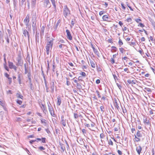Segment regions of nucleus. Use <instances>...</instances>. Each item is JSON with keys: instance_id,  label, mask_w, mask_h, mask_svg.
<instances>
[{"instance_id": "obj_21", "label": "nucleus", "mask_w": 155, "mask_h": 155, "mask_svg": "<svg viewBox=\"0 0 155 155\" xmlns=\"http://www.w3.org/2000/svg\"><path fill=\"white\" fill-rule=\"evenodd\" d=\"M142 134L141 133L140 131L138 130L137 133V134L136 135L138 137H142Z\"/></svg>"}, {"instance_id": "obj_64", "label": "nucleus", "mask_w": 155, "mask_h": 155, "mask_svg": "<svg viewBox=\"0 0 155 155\" xmlns=\"http://www.w3.org/2000/svg\"><path fill=\"white\" fill-rule=\"evenodd\" d=\"M96 83L97 84H99L100 82V81L99 79H97L96 81Z\"/></svg>"}, {"instance_id": "obj_54", "label": "nucleus", "mask_w": 155, "mask_h": 155, "mask_svg": "<svg viewBox=\"0 0 155 155\" xmlns=\"http://www.w3.org/2000/svg\"><path fill=\"white\" fill-rule=\"evenodd\" d=\"M113 75L115 81L116 82V80L117 79V76H116L115 74H113Z\"/></svg>"}, {"instance_id": "obj_26", "label": "nucleus", "mask_w": 155, "mask_h": 155, "mask_svg": "<svg viewBox=\"0 0 155 155\" xmlns=\"http://www.w3.org/2000/svg\"><path fill=\"white\" fill-rule=\"evenodd\" d=\"M136 135H135V137L134 139L135 141L136 142H139L140 141V139Z\"/></svg>"}, {"instance_id": "obj_22", "label": "nucleus", "mask_w": 155, "mask_h": 155, "mask_svg": "<svg viewBox=\"0 0 155 155\" xmlns=\"http://www.w3.org/2000/svg\"><path fill=\"white\" fill-rule=\"evenodd\" d=\"M60 145L63 152H64L65 150V145L64 144L62 143H60Z\"/></svg>"}, {"instance_id": "obj_52", "label": "nucleus", "mask_w": 155, "mask_h": 155, "mask_svg": "<svg viewBox=\"0 0 155 155\" xmlns=\"http://www.w3.org/2000/svg\"><path fill=\"white\" fill-rule=\"evenodd\" d=\"M116 84L117 87H118L119 88V89L120 90L121 88H122V87L120 84H119L118 83H117Z\"/></svg>"}, {"instance_id": "obj_7", "label": "nucleus", "mask_w": 155, "mask_h": 155, "mask_svg": "<svg viewBox=\"0 0 155 155\" xmlns=\"http://www.w3.org/2000/svg\"><path fill=\"white\" fill-rule=\"evenodd\" d=\"M29 21V14H28L24 20V22L27 27H28V26Z\"/></svg>"}, {"instance_id": "obj_58", "label": "nucleus", "mask_w": 155, "mask_h": 155, "mask_svg": "<svg viewBox=\"0 0 155 155\" xmlns=\"http://www.w3.org/2000/svg\"><path fill=\"white\" fill-rule=\"evenodd\" d=\"M117 152L119 155H122V152L121 151H120V150H117Z\"/></svg>"}, {"instance_id": "obj_28", "label": "nucleus", "mask_w": 155, "mask_h": 155, "mask_svg": "<svg viewBox=\"0 0 155 155\" xmlns=\"http://www.w3.org/2000/svg\"><path fill=\"white\" fill-rule=\"evenodd\" d=\"M36 2V0H32L31 4L32 6H35Z\"/></svg>"}, {"instance_id": "obj_27", "label": "nucleus", "mask_w": 155, "mask_h": 155, "mask_svg": "<svg viewBox=\"0 0 155 155\" xmlns=\"http://www.w3.org/2000/svg\"><path fill=\"white\" fill-rule=\"evenodd\" d=\"M1 106L2 108L5 111H6V108L5 106V104H4L1 101Z\"/></svg>"}, {"instance_id": "obj_55", "label": "nucleus", "mask_w": 155, "mask_h": 155, "mask_svg": "<svg viewBox=\"0 0 155 155\" xmlns=\"http://www.w3.org/2000/svg\"><path fill=\"white\" fill-rule=\"evenodd\" d=\"M110 61L112 64H114L115 63L114 59L111 58Z\"/></svg>"}, {"instance_id": "obj_53", "label": "nucleus", "mask_w": 155, "mask_h": 155, "mask_svg": "<svg viewBox=\"0 0 155 155\" xmlns=\"http://www.w3.org/2000/svg\"><path fill=\"white\" fill-rule=\"evenodd\" d=\"M17 102L18 104L21 105L22 104V101H21L19 100H18L17 101Z\"/></svg>"}, {"instance_id": "obj_23", "label": "nucleus", "mask_w": 155, "mask_h": 155, "mask_svg": "<svg viewBox=\"0 0 155 155\" xmlns=\"http://www.w3.org/2000/svg\"><path fill=\"white\" fill-rule=\"evenodd\" d=\"M143 123L144 124H146L147 125L149 124V120H147V118H145V119H143Z\"/></svg>"}, {"instance_id": "obj_32", "label": "nucleus", "mask_w": 155, "mask_h": 155, "mask_svg": "<svg viewBox=\"0 0 155 155\" xmlns=\"http://www.w3.org/2000/svg\"><path fill=\"white\" fill-rule=\"evenodd\" d=\"M77 88L79 90L81 89V88L82 87L81 84H78V83L77 84Z\"/></svg>"}, {"instance_id": "obj_8", "label": "nucleus", "mask_w": 155, "mask_h": 155, "mask_svg": "<svg viewBox=\"0 0 155 155\" xmlns=\"http://www.w3.org/2000/svg\"><path fill=\"white\" fill-rule=\"evenodd\" d=\"M8 66L10 68L13 69L15 71H17V68L15 65L14 64L13 62L9 61Z\"/></svg>"}, {"instance_id": "obj_57", "label": "nucleus", "mask_w": 155, "mask_h": 155, "mask_svg": "<svg viewBox=\"0 0 155 155\" xmlns=\"http://www.w3.org/2000/svg\"><path fill=\"white\" fill-rule=\"evenodd\" d=\"M36 141H37V140H31L29 142L31 144H32L33 142H35Z\"/></svg>"}, {"instance_id": "obj_33", "label": "nucleus", "mask_w": 155, "mask_h": 155, "mask_svg": "<svg viewBox=\"0 0 155 155\" xmlns=\"http://www.w3.org/2000/svg\"><path fill=\"white\" fill-rule=\"evenodd\" d=\"M128 44L131 46L136 45V43L134 42H129Z\"/></svg>"}, {"instance_id": "obj_35", "label": "nucleus", "mask_w": 155, "mask_h": 155, "mask_svg": "<svg viewBox=\"0 0 155 155\" xmlns=\"http://www.w3.org/2000/svg\"><path fill=\"white\" fill-rule=\"evenodd\" d=\"M46 139L45 137H42L41 138V140L42 143H46Z\"/></svg>"}, {"instance_id": "obj_45", "label": "nucleus", "mask_w": 155, "mask_h": 155, "mask_svg": "<svg viewBox=\"0 0 155 155\" xmlns=\"http://www.w3.org/2000/svg\"><path fill=\"white\" fill-rule=\"evenodd\" d=\"M138 26H140L142 28L144 27V24L142 23H140Z\"/></svg>"}, {"instance_id": "obj_3", "label": "nucleus", "mask_w": 155, "mask_h": 155, "mask_svg": "<svg viewBox=\"0 0 155 155\" xmlns=\"http://www.w3.org/2000/svg\"><path fill=\"white\" fill-rule=\"evenodd\" d=\"M16 59L18 61L16 65L18 66H22L23 64V61L22 60L21 55L20 53L18 54Z\"/></svg>"}, {"instance_id": "obj_56", "label": "nucleus", "mask_w": 155, "mask_h": 155, "mask_svg": "<svg viewBox=\"0 0 155 155\" xmlns=\"http://www.w3.org/2000/svg\"><path fill=\"white\" fill-rule=\"evenodd\" d=\"M84 125L87 127L89 128V127H90V125L89 124H87V123H84Z\"/></svg>"}, {"instance_id": "obj_40", "label": "nucleus", "mask_w": 155, "mask_h": 155, "mask_svg": "<svg viewBox=\"0 0 155 155\" xmlns=\"http://www.w3.org/2000/svg\"><path fill=\"white\" fill-rule=\"evenodd\" d=\"M121 5L122 6V8L124 10H125L126 9V7L124 5V4L123 3H121Z\"/></svg>"}, {"instance_id": "obj_2", "label": "nucleus", "mask_w": 155, "mask_h": 155, "mask_svg": "<svg viewBox=\"0 0 155 155\" xmlns=\"http://www.w3.org/2000/svg\"><path fill=\"white\" fill-rule=\"evenodd\" d=\"M70 14V11L68 8L67 5L64 6L63 10V15L65 18H66Z\"/></svg>"}, {"instance_id": "obj_24", "label": "nucleus", "mask_w": 155, "mask_h": 155, "mask_svg": "<svg viewBox=\"0 0 155 155\" xmlns=\"http://www.w3.org/2000/svg\"><path fill=\"white\" fill-rule=\"evenodd\" d=\"M90 63L91 64V66L92 68H95V64H94V62L92 60H91L90 61Z\"/></svg>"}, {"instance_id": "obj_25", "label": "nucleus", "mask_w": 155, "mask_h": 155, "mask_svg": "<svg viewBox=\"0 0 155 155\" xmlns=\"http://www.w3.org/2000/svg\"><path fill=\"white\" fill-rule=\"evenodd\" d=\"M51 1L52 5L54 7L55 10L56 11V5L55 4V0H51Z\"/></svg>"}, {"instance_id": "obj_46", "label": "nucleus", "mask_w": 155, "mask_h": 155, "mask_svg": "<svg viewBox=\"0 0 155 155\" xmlns=\"http://www.w3.org/2000/svg\"><path fill=\"white\" fill-rule=\"evenodd\" d=\"M127 21L128 22H131L132 21V19L131 18H128L127 19Z\"/></svg>"}, {"instance_id": "obj_63", "label": "nucleus", "mask_w": 155, "mask_h": 155, "mask_svg": "<svg viewBox=\"0 0 155 155\" xmlns=\"http://www.w3.org/2000/svg\"><path fill=\"white\" fill-rule=\"evenodd\" d=\"M25 74H27V73L28 74V73H30L29 72V71H28V70H27V69H25Z\"/></svg>"}, {"instance_id": "obj_34", "label": "nucleus", "mask_w": 155, "mask_h": 155, "mask_svg": "<svg viewBox=\"0 0 155 155\" xmlns=\"http://www.w3.org/2000/svg\"><path fill=\"white\" fill-rule=\"evenodd\" d=\"M106 12L104 11H100L99 12V15L100 16H101L102 15L105 13Z\"/></svg>"}, {"instance_id": "obj_38", "label": "nucleus", "mask_w": 155, "mask_h": 155, "mask_svg": "<svg viewBox=\"0 0 155 155\" xmlns=\"http://www.w3.org/2000/svg\"><path fill=\"white\" fill-rule=\"evenodd\" d=\"M96 93H97L98 97L99 98L101 97V96L100 94V93H99V91H98L97 90V91H96Z\"/></svg>"}, {"instance_id": "obj_60", "label": "nucleus", "mask_w": 155, "mask_h": 155, "mask_svg": "<svg viewBox=\"0 0 155 155\" xmlns=\"http://www.w3.org/2000/svg\"><path fill=\"white\" fill-rule=\"evenodd\" d=\"M146 91L148 92H151V90L149 88H146Z\"/></svg>"}, {"instance_id": "obj_4", "label": "nucleus", "mask_w": 155, "mask_h": 155, "mask_svg": "<svg viewBox=\"0 0 155 155\" xmlns=\"http://www.w3.org/2000/svg\"><path fill=\"white\" fill-rule=\"evenodd\" d=\"M54 40V39L52 38L47 37L46 38L47 44L53 45Z\"/></svg>"}, {"instance_id": "obj_12", "label": "nucleus", "mask_w": 155, "mask_h": 155, "mask_svg": "<svg viewBox=\"0 0 155 155\" xmlns=\"http://www.w3.org/2000/svg\"><path fill=\"white\" fill-rule=\"evenodd\" d=\"M66 119H64V116L63 115H62L61 116V121L60 123L64 127H65L66 126Z\"/></svg>"}, {"instance_id": "obj_41", "label": "nucleus", "mask_w": 155, "mask_h": 155, "mask_svg": "<svg viewBox=\"0 0 155 155\" xmlns=\"http://www.w3.org/2000/svg\"><path fill=\"white\" fill-rule=\"evenodd\" d=\"M100 108L101 111L104 112V107L103 105L101 106Z\"/></svg>"}, {"instance_id": "obj_17", "label": "nucleus", "mask_w": 155, "mask_h": 155, "mask_svg": "<svg viewBox=\"0 0 155 155\" xmlns=\"http://www.w3.org/2000/svg\"><path fill=\"white\" fill-rule=\"evenodd\" d=\"M61 99L60 96H58L57 105L60 106L61 103Z\"/></svg>"}, {"instance_id": "obj_9", "label": "nucleus", "mask_w": 155, "mask_h": 155, "mask_svg": "<svg viewBox=\"0 0 155 155\" xmlns=\"http://www.w3.org/2000/svg\"><path fill=\"white\" fill-rule=\"evenodd\" d=\"M54 80H52L50 82V88L51 89V93H53L54 91Z\"/></svg>"}, {"instance_id": "obj_43", "label": "nucleus", "mask_w": 155, "mask_h": 155, "mask_svg": "<svg viewBox=\"0 0 155 155\" xmlns=\"http://www.w3.org/2000/svg\"><path fill=\"white\" fill-rule=\"evenodd\" d=\"M135 21L137 23H139L140 21H141V20L140 19L137 18L135 19Z\"/></svg>"}, {"instance_id": "obj_16", "label": "nucleus", "mask_w": 155, "mask_h": 155, "mask_svg": "<svg viewBox=\"0 0 155 155\" xmlns=\"http://www.w3.org/2000/svg\"><path fill=\"white\" fill-rule=\"evenodd\" d=\"M102 19L104 21H109V15H104L102 17Z\"/></svg>"}, {"instance_id": "obj_29", "label": "nucleus", "mask_w": 155, "mask_h": 155, "mask_svg": "<svg viewBox=\"0 0 155 155\" xmlns=\"http://www.w3.org/2000/svg\"><path fill=\"white\" fill-rule=\"evenodd\" d=\"M118 44L120 47H121L123 44V43L122 42V41L120 38H119V39L118 41Z\"/></svg>"}, {"instance_id": "obj_49", "label": "nucleus", "mask_w": 155, "mask_h": 155, "mask_svg": "<svg viewBox=\"0 0 155 155\" xmlns=\"http://www.w3.org/2000/svg\"><path fill=\"white\" fill-rule=\"evenodd\" d=\"M74 117L76 119L78 117V115L77 114L74 113Z\"/></svg>"}, {"instance_id": "obj_50", "label": "nucleus", "mask_w": 155, "mask_h": 155, "mask_svg": "<svg viewBox=\"0 0 155 155\" xmlns=\"http://www.w3.org/2000/svg\"><path fill=\"white\" fill-rule=\"evenodd\" d=\"M82 131L84 134H85L86 133L87 131L84 129H83L82 130Z\"/></svg>"}, {"instance_id": "obj_30", "label": "nucleus", "mask_w": 155, "mask_h": 155, "mask_svg": "<svg viewBox=\"0 0 155 155\" xmlns=\"http://www.w3.org/2000/svg\"><path fill=\"white\" fill-rule=\"evenodd\" d=\"M112 49H111V51L112 52H116L117 51V48L116 47L114 46H112L111 47Z\"/></svg>"}, {"instance_id": "obj_51", "label": "nucleus", "mask_w": 155, "mask_h": 155, "mask_svg": "<svg viewBox=\"0 0 155 155\" xmlns=\"http://www.w3.org/2000/svg\"><path fill=\"white\" fill-rule=\"evenodd\" d=\"M38 148L41 150H42L45 149V148L42 146H40Z\"/></svg>"}, {"instance_id": "obj_14", "label": "nucleus", "mask_w": 155, "mask_h": 155, "mask_svg": "<svg viewBox=\"0 0 155 155\" xmlns=\"http://www.w3.org/2000/svg\"><path fill=\"white\" fill-rule=\"evenodd\" d=\"M44 5L46 7L50 8L51 6V5L50 4L49 0H44Z\"/></svg>"}, {"instance_id": "obj_62", "label": "nucleus", "mask_w": 155, "mask_h": 155, "mask_svg": "<svg viewBox=\"0 0 155 155\" xmlns=\"http://www.w3.org/2000/svg\"><path fill=\"white\" fill-rule=\"evenodd\" d=\"M42 110H43V112L45 114H46V113H47V111L46 108L45 109V110L44 109Z\"/></svg>"}, {"instance_id": "obj_48", "label": "nucleus", "mask_w": 155, "mask_h": 155, "mask_svg": "<svg viewBox=\"0 0 155 155\" xmlns=\"http://www.w3.org/2000/svg\"><path fill=\"white\" fill-rule=\"evenodd\" d=\"M8 83H9V84H10L11 83H12V78H8Z\"/></svg>"}, {"instance_id": "obj_42", "label": "nucleus", "mask_w": 155, "mask_h": 155, "mask_svg": "<svg viewBox=\"0 0 155 155\" xmlns=\"http://www.w3.org/2000/svg\"><path fill=\"white\" fill-rule=\"evenodd\" d=\"M80 74L82 76L85 77L86 76V74L84 72H82L81 73H80Z\"/></svg>"}, {"instance_id": "obj_39", "label": "nucleus", "mask_w": 155, "mask_h": 155, "mask_svg": "<svg viewBox=\"0 0 155 155\" xmlns=\"http://www.w3.org/2000/svg\"><path fill=\"white\" fill-rule=\"evenodd\" d=\"M47 64H48V67L47 69V71H48L49 70L50 67H49V62L48 61H47Z\"/></svg>"}, {"instance_id": "obj_61", "label": "nucleus", "mask_w": 155, "mask_h": 155, "mask_svg": "<svg viewBox=\"0 0 155 155\" xmlns=\"http://www.w3.org/2000/svg\"><path fill=\"white\" fill-rule=\"evenodd\" d=\"M67 79V82H66V84H67V85L68 86H69L70 85V82L68 80V79L67 78H66Z\"/></svg>"}, {"instance_id": "obj_37", "label": "nucleus", "mask_w": 155, "mask_h": 155, "mask_svg": "<svg viewBox=\"0 0 155 155\" xmlns=\"http://www.w3.org/2000/svg\"><path fill=\"white\" fill-rule=\"evenodd\" d=\"M40 107L42 110L44 109L45 110V109L46 108L45 105L43 104H41V105L40 106Z\"/></svg>"}, {"instance_id": "obj_20", "label": "nucleus", "mask_w": 155, "mask_h": 155, "mask_svg": "<svg viewBox=\"0 0 155 155\" xmlns=\"http://www.w3.org/2000/svg\"><path fill=\"white\" fill-rule=\"evenodd\" d=\"M26 3L25 0H21L19 4L20 6H22L24 4L26 5Z\"/></svg>"}, {"instance_id": "obj_36", "label": "nucleus", "mask_w": 155, "mask_h": 155, "mask_svg": "<svg viewBox=\"0 0 155 155\" xmlns=\"http://www.w3.org/2000/svg\"><path fill=\"white\" fill-rule=\"evenodd\" d=\"M93 51L94 53H95L98 56L99 53L98 51H97V50L95 49H94L93 50Z\"/></svg>"}, {"instance_id": "obj_18", "label": "nucleus", "mask_w": 155, "mask_h": 155, "mask_svg": "<svg viewBox=\"0 0 155 155\" xmlns=\"http://www.w3.org/2000/svg\"><path fill=\"white\" fill-rule=\"evenodd\" d=\"M60 23V20H58V21L57 24H55V25H54V26L53 27V28L54 30V31H55L57 29L58 26V25H59Z\"/></svg>"}, {"instance_id": "obj_15", "label": "nucleus", "mask_w": 155, "mask_h": 155, "mask_svg": "<svg viewBox=\"0 0 155 155\" xmlns=\"http://www.w3.org/2000/svg\"><path fill=\"white\" fill-rule=\"evenodd\" d=\"M136 150L139 155H140L142 150L141 147L140 146L137 147L136 148Z\"/></svg>"}, {"instance_id": "obj_31", "label": "nucleus", "mask_w": 155, "mask_h": 155, "mask_svg": "<svg viewBox=\"0 0 155 155\" xmlns=\"http://www.w3.org/2000/svg\"><path fill=\"white\" fill-rule=\"evenodd\" d=\"M119 49L120 51L122 54H123L125 51V50L123 48H120Z\"/></svg>"}, {"instance_id": "obj_19", "label": "nucleus", "mask_w": 155, "mask_h": 155, "mask_svg": "<svg viewBox=\"0 0 155 155\" xmlns=\"http://www.w3.org/2000/svg\"><path fill=\"white\" fill-rule=\"evenodd\" d=\"M4 61H5V63L4 64V68H5V69L7 70V71H8V70H9V69L8 68V67L6 65V58H5V54H4Z\"/></svg>"}, {"instance_id": "obj_11", "label": "nucleus", "mask_w": 155, "mask_h": 155, "mask_svg": "<svg viewBox=\"0 0 155 155\" xmlns=\"http://www.w3.org/2000/svg\"><path fill=\"white\" fill-rule=\"evenodd\" d=\"M66 32L67 33V38L70 40H72V37L71 35L69 30L67 29L66 30Z\"/></svg>"}, {"instance_id": "obj_10", "label": "nucleus", "mask_w": 155, "mask_h": 155, "mask_svg": "<svg viewBox=\"0 0 155 155\" xmlns=\"http://www.w3.org/2000/svg\"><path fill=\"white\" fill-rule=\"evenodd\" d=\"M53 45H47L46 46V53L47 54H49V51L51 49Z\"/></svg>"}, {"instance_id": "obj_47", "label": "nucleus", "mask_w": 155, "mask_h": 155, "mask_svg": "<svg viewBox=\"0 0 155 155\" xmlns=\"http://www.w3.org/2000/svg\"><path fill=\"white\" fill-rule=\"evenodd\" d=\"M104 136H105L103 133H101L100 135V137L101 139L103 138Z\"/></svg>"}, {"instance_id": "obj_6", "label": "nucleus", "mask_w": 155, "mask_h": 155, "mask_svg": "<svg viewBox=\"0 0 155 155\" xmlns=\"http://www.w3.org/2000/svg\"><path fill=\"white\" fill-rule=\"evenodd\" d=\"M48 107L49 110L50 112V113L51 115L53 117H55L54 116L55 115L54 113L53 108L50 104V105L48 104Z\"/></svg>"}, {"instance_id": "obj_1", "label": "nucleus", "mask_w": 155, "mask_h": 155, "mask_svg": "<svg viewBox=\"0 0 155 155\" xmlns=\"http://www.w3.org/2000/svg\"><path fill=\"white\" fill-rule=\"evenodd\" d=\"M37 20H36V14L35 13H33L32 16V26L33 31L34 32L37 30L36 23Z\"/></svg>"}, {"instance_id": "obj_5", "label": "nucleus", "mask_w": 155, "mask_h": 155, "mask_svg": "<svg viewBox=\"0 0 155 155\" xmlns=\"http://www.w3.org/2000/svg\"><path fill=\"white\" fill-rule=\"evenodd\" d=\"M23 31V36H24L25 38H28L29 40V34L28 32L26 29H24L22 30Z\"/></svg>"}, {"instance_id": "obj_44", "label": "nucleus", "mask_w": 155, "mask_h": 155, "mask_svg": "<svg viewBox=\"0 0 155 155\" xmlns=\"http://www.w3.org/2000/svg\"><path fill=\"white\" fill-rule=\"evenodd\" d=\"M108 143L109 145H113V143L111 139H110L109 140Z\"/></svg>"}, {"instance_id": "obj_59", "label": "nucleus", "mask_w": 155, "mask_h": 155, "mask_svg": "<svg viewBox=\"0 0 155 155\" xmlns=\"http://www.w3.org/2000/svg\"><path fill=\"white\" fill-rule=\"evenodd\" d=\"M5 76L7 78H9V75L7 73H5Z\"/></svg>"}, {"instance_id": "obj_13", "label": "nucleus", "mask_w": 155, "mask_h": 155, "mask_svg": "<svg viewBox=\"0 0 155 155\" xmlns=\"http://www.w3.org/2000/svg\"><path fill=\"white\" fill-rule=\"evenodd\" d=\"M120 104V103L119 102H118L116 100H115L114 102V107L117 108L118 110L119 111L120 109L119 107V105Z\"/></svg>"}]
</instances>
